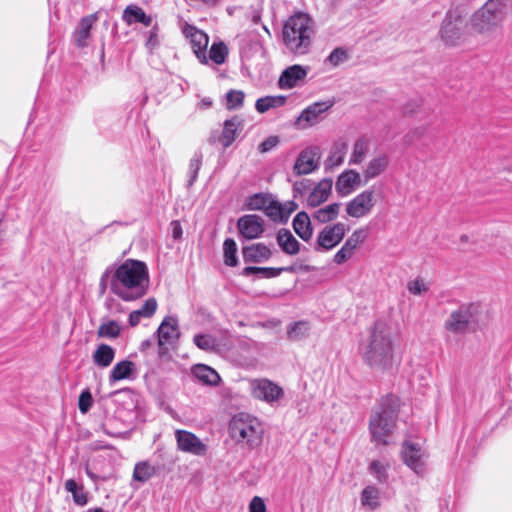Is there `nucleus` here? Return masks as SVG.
Wrapping results in <instances>:
<instances>
[{
    "label": "nucleus",
    "instance_id": "1",
    "mask_svg": "<svg viewBox=\"0 0 512 512\" xmlns=\"http://www.w3.org/2000/svg\"><path fill=\"white\" fill-rule=\"evenodd\" d=\"M149 287V272L146 263L127 259L113 266L110 290L123 301H135L146 295Z\"/></svg>",
    "mask_w": 512,
    "mask_h": 512
},
{
    "label": "nucleus",
    "instance_id": "2",
    "mask_svg": "<svg viewBox=\"0 0 512 512\" xmlns=\"http://www.w3.org/2000/svg\"><path fill=\"white\" fill-rule=\"evenodd\" d=\"M363 361L373 369L386 370L393 360V340L390 326L376 321L360 345Z\"/></svg>",
    "mask_w": 512,
    "mask_h": 512
},
{
    "label": "nucleus",
    "instance_id": "3",
    "mask_svg": "<svg viewBox=\"0 0 512 512\" xmlns=\"http://www.w3.org/2000/svg\"><path fill=\"white\" fill-rule=\"evenodd\" d=\"M313 21L308 14L295 13L284 23L282 36L286 48L295 55H304L309 51L313 36Z\"/></svg>",
    "mask_w": 512,
    "mask_h": 512
},
{
    "label": "nucleus",
    "instance_id": "4",
    "mask_svg": "<svg viewBox=\"0 0 512 512\" xmlns=\"http://www.w3.org/2000/svg\"><path fill=\"white\" fill-rule=\"evenodd\" d=\"M400 408V399L395 395L382 398L380 407L373 412L369 420V430L373 441L388 444L387 437L396 426Z\"/></svg>",
    "mask_w": 512,
    "mask_h": 512
},
{
    "label": "nucleus",
    "instance_id": "5",
    "mask_svg": "<svg viewBox=\"0 0 512 512\" xmlns=\"http://www.w3.org/2000/svg\"><path fill=\"white\" fill-rule=\"evenodd\" d=\"M505 0H488L471 17L472 29L479 34H489L500 26L506 16Z\"/></svg>",
    "mask_w": 512,
    "mask_h": 512
},
{
    "label": "nucleus",
    "instance_id": "6",
    "mask_svg": "<svg viewBox=\"0 0 512 512\" xmlns=\"http://www.w3.org/2000/svg\"><path fill=\"white\" fill-rule=\"evenodd\" d=\"M230 435L236 442L249 448L258 447L262 442L263 430L256 418L248 414L235 415L229 425Z\"/></svg>",
    "mask_w": 512,
    "mask_h": 512
},
{
    "label": "nucleus",
    "instance_id": "7",
    "mask_svg": "<svg viewBox=\"0 0 512 512\" xmlns=\"http://www.w3.org/2000/svg\"><path fill=\"white\" fill-rule=\"evenodd\" d=\"M464 16L459 9L449 10L442 22L440 37L446 45L455 46L463 35Z\"/></svg>",
    "mask_w": 512,
    "mask_h": 512
},
{
    "label": "nucleus",
    "instance_id": "8",
    "mask_svg": "<svg viewBox=\"0 0 512 512\" xmlns=\"http://www.w3.org/2000/svg\"><path fill=\"white\" fill-rule=\"evenodd\" d=\"M347 227L342 222L326 225L318 234L315 251H329L335 248L344 239Z\"/></svg>",
    "mask_w": 512,
    "mask_h": 512
},
{
    "label": "nucleus",
    "instance_id": "9",
    "mask_svg": "<svg viewBox=\"0 0 512 512\" xmlns=\"http://www.w3.org/2000/svg\"><path fill=\"white\" fill-rule=\"evenodd\" d=\"M175 440L177 449L180 452L201 457L205 456L208 451V446L190 431L177 429L175 431Z\"/></svg>",
    "mask_w": 512,
    "mask_h": 512
},
{
    "label": "nucleus",
    "instance_id": "10",
    "mask_svg": "<svg viewBox=\"0 0 512 512\" xmlns=\"http://www.w3.org/2000/svg\"><path fill=\"white\" fill-rule=\"evenodd\" d=\"M251 394L254 398L272 403L283 397V389L268 379H254L250 382Z\"/></svg>",
    "mask_w": 512,
    "mask_h": 512
},
{
    "label": "nucleus",
    "instance_id": "11",
    "mask_svg": "<svg viewBox=\"0 0 512 512\" xmlns=\"http://www.w3.org/2000/svg\"><path fill=\"white\" fill-rule=\"evenodd\" d=\"M375 206V195L372 189H367L355 196L346 204V213L353 218H362L371 213Z\"/></svg>",
    "mask_w": 512,
    "mask_h": 512
},
{
    "label": "nucleus",
    "instance_id": "12",
    "mask_svg": "<svg viewBox=\"0 0 512 512\" xmlns=\"http://www.w3.org/2000/svg\"><path fill=\"white\" fill-rule=\"evenodd\" d=\"M239 234L246 240L258 239L265 231V222L256 214H246L237 220Z\"/></svg>",
    "mask_w": 512,
    "mask_h": 512
},
{
    "label": "nucleus",
    "instance_id": "13",
    "mask_svg": "<svg viewBox=\"0 0 512 512\" xmlns=\"http://www.w3.org/2000/svg\"><path fill=\"white\" fill-rule=\"evenodd\" d=\"M368 235L367 229H356L345 241L344 245L334 255L333 261L337 265H341L349 260L357 250V248L366 240Z\"/></svg>",
    "mask_w": 512,
    "mask_h": 512
},
{
    "label": "nucleus",
    "instance_id": "14",
    "mask_svg": "<svg viewBox=\"0 0 512 512\" xmlns=\"http://www.w3.org/2000/svg\"><path fill=\"white\" fill-rule=\"evenodd\" d=\"M183 34L190 40L192 50L198 60L203 64H207L208 59L206 56V49L209 41L207 34L189 24L184 26Z\"/></svg>",
    "mask_w": 512,
    "mask_h": 512
},
{
    "label": "nucleus",
    "instance_id": "15",
    "mask_svg": "<svg viewBox=\"0 0 512 512\" xmlns=\"http://www.w3.org/2000/svg\"><path fill=\"white\" fill-rule=\"evenodd\" d=\"M473 320L472 313L468 306H461L454 310L445 321V328L455 334H463L469 330Z\"/></svg>",
    "mask_w": 512,
    "mask_h": 512
},
{
    "label": "nucleus",
    "instance_id": "16",
    "mask_svg": "<svg viewBox=\"0 0 512 512\" xmlns=\"http://www.w3.org/2000/svg\"><path fill=\"white\" fill-rule=\"evenodd\" d=\"M158 345L172 344L180 337L178 318L166 316L157 329Z\"/></svg>",
    "mask_w": 512,
    "mask_h": 512
},
{
    "label": "nucleus",
    "instance_id": "17",
    "mask_svg": "<svg viewBox=\"0 0 512 512\" xmlns=\"http://www.w3.org/2000/svg\"><path fill=\"white\" fill-rule=\"evenodd\" d=\"M319 155L313 149H305L298 155L293 166V172L297 176L307 175L315 171L318 166Z\"/></svg>",
    "mask_w": 512,
    "mask_h": 512
},
{
    "label": "nucleus",
    "instance_id": "18",
    "mask_svg": "<svg viewBox=\"0 0 512 512\" xmlns=\"http://www.w3.org/2000/svg\"><path fill=\"white\" fill-rule=\"evenodd\" d=\"M309 68L295 64L287 67L281 73L278 85L281 89H292L296 87L300 81H303L307 76Z\"/></svg>",
    "mask_w": 512,
    "mask_h": 512
},
{
    "label": "nucleus",
    "instance_id": "19",
    "mask_svg": "<svg viewBox=\"0 0 512 512\" xmlns=\"http://www.w3.org/2000/svg\"><path fill=\"white\" fill-rule=\"evenodd\" d=\"M402 459L416 474L423 475L425 472L421 449L417 444L405 442L402 449Z\"/></svg>",
    "mask_w": 512,
    "mask_h": 512
},
{
    "label": "nucleus",
    "instance_id": "20",
    "mask_svg": "<svg viewBox=\"0 0 512 512\" xmlns=\"http://www.w3.org/2000/svg\"><path fill=\"white\" fill-rule=\"evenodd\" d=\"M271 249L264 243H253L242 247V257L245 263H263L272 256Z\"/></svg>",
    "mask_w": 512,
    "mask_h": 512
},
{
    "label": "nucleus",
    "instance_id": "21",
    "mask_svg": "<svg viewBox=\"0 0 512 512\" xmlns=\"http://www.w3.org/2000/svg\"><path fill=\"white\" fill-rule=\"evenodd\" d=\"M361 181L360 174L355 170L341 173L336 181V191L340 196L349 195Z\"/></svg>",
    "mask_w": 512,
    "mask_h": 512
},
{
    "label": "nucleus",
    "instance_id": "22",
    "mask_svg": "<svg viewBox=\"0 0 512 512\" xmlns=\"http://www.w3.org/2000/svg\"><path fill=\"white\" fill-rule=\"evenodd\" d=\"M97 19V14H90L81 18L73 33L74 41L78 47L87 46V39L90 37V31Z\"/></svg>",
    "mask_w": 512,
    "mask_h": 512
},
{
    "label": "nucleus",
    "instance_id": "23",
    "mask_svg": "<svg viewBox=\"0 0 512 512\" xmlns=\"http://www.w3.org/2000/svg\"><path fill=\"white\" fill-rule=\"evenodd\" d=\"M242 127L243 121L238 116H234L224 122L220 138L224 148H228L235 141Z\"/></svg>",
    "mask_w": 512,
    "mask_h": 512
},
{
    "label": "nucleus",
    "instance_id": "24",
    "mask_svg": "<svg viewBox=\"0 0 512 512\" xmlns=\"http://www.w3.org/2000/svg\"><path fill=\"white\" fill-rule=\"evenodd\" d=\"M136 373L135 364L130 360H122L114 365L109 373V383L112 385L124 379L134 378Z\"/></svg>",
    "mask_w": 512,
    "mask_h": 512
},
{
    "label": "nucleus",
    "instance_id": "25",
    "mask_svg": "<svg viewBox=\"0 0 512 512\" xmlns=\"http://www.w3.org/2000/svg\"><path fill=\"white\" fill-rule=\"evenodd\" d=\"M276 241L281 250L287 255H296L300 251L301 244L286 228H281L277 232Z\"/></svg>",
    "mask_w": 512,
    "mask_h": 512
},
{
    "label": "nucleus",
    "instance_id": "26",
    "mask_svg": "<svg viewBox=\"0 0 512 512\" xmlns=\"http://www.w3.org/2000/svg\"><path fill=\"white\" fill-rule=\"evenodd\" d=\"M122 20L127 25L141 23L144 26L149 27L152 24V17L150 15H147L141 7L135 4L128 5L124 9L122 14Z\"/></svg>",
    "mask_w": 512,
    "mask_h": 512
},
{
    "label": "nucleus",
    "instance_id": "27",
    "mask_svg": "<svg viewBox=\"0 0 512 512\" xmlns=\"http://www.w3.org/2000/svg\"><path fill=\"white\" fill-rule=\"evenodd\" d=\"M296 269L294 266L287 267H257V266H247L242 270V275L248 277L252 274H256L261 278H275L278 277L282 272H295Z\"/></svg>",
    "mask_w": 512,
    "mask_h": 512
},
{
    "label": "nucleus",
    "instance_id": "28",
    "mask_svg": "<svg viewBox=\"0 0 512 512\" xmlns=\"http://www.w3.org/2000/svg\"><path fill=\"white\" fill-rule=\"evenodd\" d=\"M332 189V179L321 180L310 192L307 202L312 207H317L325 202Z\"/></svg>",
    "mask_w": 512,
    "mask_h": 512
},
{
    "label": "nucleus",
    "instance_id": "29",
    "mask_svg": "<svg viewBox=\"0 0 512 512\" xmlns=\"http://www.w3.org/2000/svg\"><path fill=\"white\" fill-rule=\"evenodd\" d=\"M292 226L295 233L305 242H308L313 235V228L309 215L301 211L296 214L292 221Z\"/></svg>",
    "mask_w": 512,
    "mask_h": 512
},
{
    "label": "nucleus",
    "instance_id": "30",
    "mask_svg": "<svg viewBox=\"0 0 512 512\" xmlns=\"http://www.w3.org/2000/svg\"><path fill=\"white\" fill-rule=\"evenodd\" d=\"M333 102H316L305 108L300 116L297 118L298 122L305 121L308 125H313L317 122L318 117L332 107Z\"/></svg>",
    "mask_w": 512,
    "mask_h": 512
},
{
    "label": "nucleus",
    "instance_id": "31",
    "mask_svg": "<svg viewBox=\"0 0 512 512\" xmlns=\"http://www.w3.org/2000/svg\"><path fill=\"white\" fill-rule=\"evenodd\" d=\"M115 357V349L108 344H100L92 355L93 362L100 368L110 366Z\"/></svg>",
    "mask_w": 512,
    "mask_h": 512
},
{
    "label": "nucleus",
    "instance_id": "32",
    "mask_svg": "<svg viewBox=\"0 0 512 512\" xmlns=\"http://www.w3.org/2000/svg\"><path fill=\"white\" fill-rule=\"evenodd\" d=\"M192 373L203 384L210 386L218 385L221 380L219 374L214 369L204 364L195 365L192 368Z\"/></svg>",
    "mask_w": 512,
    "mask_h": 512
},
{
    "label": "nucleus",
    "instance_id": "33",
    "mask_svg": "<svg viewBox=\"0 0 512 512\" xmlns=\"http://www.w3.org/2000/svg\"><path fill=\"white\" fill-rule=\"evenodd\" d=\"M156 309H157L156 299L155 298L147 299L140 309L134 310L130 313L129 319H128L130 326H132V327L137 326L140 323L142 317L150 318L156 312Z\"/></svg>",
    "mask_w": 512,
    "mask_h": 512
},
{
    "label": "nucleus",
    "instance_id": "34",
    "mask_svg": "<svg viewBox=\"0 0 512 512\" xmlns=\"http://www.w3.org/2000/svg\"><path fill=\"white\" fill-rule=\"evenodd\" d=\"M287 97L283 95L265 96L257 99L255 109L263 114L270 109L278 108L285 105Z\"/></svg>",
    "mask_w": 512,
    "mask_h": 512
},
{
    "label": "nucleus",
    "instance_id": "35",
    "mask_svg": "<svg viewBox=\"0 0 512 512\" xmlns=\"http://www.w3.org/2000/svg\"><path fill=\"white\" fill-rule=\"evenodd\" d=\"M389 158L387 155H379L371 159L364 171L366 179H373L380 175L388 166Z\"/></svg>",
    "mask_w": 512,
    "mask_h": 512
},
{
    "label": "nucleus",
    "instance_id": "36",
    "mask_svg": "<svg viewBox=\"0 0 512 512\" xmlns=\"http://www.w3.org/2000/svg\"><path fill=\"white\" fill-rule=\"evenodd\" d=\"M346 152H347V144L345 142L336 143L333 146V148L325 162L326 168L333 169L334 167L340 166L344 161Z\"/></svg>",
    "mask_w": 512,
    "mask_h": 512
},
{
    "label": "nucleus",
    "instance_id": "37",
    "mask_svg": "<svg viewBox=\"0 0 512 512\" xmlns=\"http://www.w3.org/2000/svg\"><path fill=\"white\" fill-rule=\"evenodd\" d=\"M340 203H332L323 208L316 210L313 218L319 223H328L335 220L339 215Z\"/></svg>",
    "mask_w": 512,
    "mask_h": 512
},
{
    "label": "nucleus",
    "instance_id": "38",
    "mask_svg": "<svg viewBox=\"0 0 512 512\" xmlns=\"http://www.w3.org/2000/svg\"><path fill=\"white\" fill-rule=\"evenodd\" d=\"M310 326L306 321H297L287 327V338L291 341H300L309 336Z\"/></svg>",
    "mask_w": 512,
    "mask_h": 512
},
{
    "label": "nucleus",
    "instance_id": "39",
    "mask_svg": "<svg viewBox=\"0 0 512 512\" xmlns=\"http://www.w3.org/2000/svg\"><path fill=\"white\" fill-rule=\"evenodd\" d=\"M156 473V469L148 461L138 462L133 471V480L144 483L151 479Z\"/></svg>",
    "mask_w": 512,
    "mask_h": 512
},
{
    "label": "nucleus",
    "instance_id": "40",
    "mask_svg": "<svg viewBox=\"0 0 512 512\" xmlns=\"http://www.w3.org/2000/svg\"><path fill=\"white\" fill-rule=\"evenodd\" d=\"M379 489L373 485L366 486L361 493V504L370 509H375L380 505Z\"/></svg>",
    "mask_w": 512,
    "mask_h": 512
},
{
    "label": "nucleus",
    "instance_id": "41",
    "mask_svg": "<svg viewBox=\"0 0 512 512\" xmlns=\"http://www.w3.org/2000/svg\"><path fill=\"white\" fill-rule=\"evenodd\" d=\"M65 489L72 494L73 500L77 505L84 506L87 504V493L84 491L83 486H78L74 479H68L65 482Z\"/></svg>",
    "mask_w": 512,
    "mask_h": 512
},
{
    "label": "nucleus",
    "instance_id": "42",
    "mask_svg": "<svg viewBox=\"0 0 512 512\" xmlns=\"http://www.w3.org/2000/svg\"><path fill=\"white\" fill-rule=\"evenodd\" d=\"M121 333V327L115 320H108L101 323L98 328L97 335L99 338H117Z\"/></svg>",
    "mask_w": 512,
    "mask_h": 512
},
{
    "label": "nucleus",
    "instance_id": "43",
    "mask_svg": "<svg viewBox=\"0 0 512 512\" xmlns=\"http://www.w3.org/2000/svg\"><path fill=\"white\" fill-rule=\"evenodd\" d=\"M224 263L227 266L235 267L238 264L237 245L234 239L227 238L223 243Z\"/></svg>",
    "mask_w": 512,
    "mask_h": 512
},
{
    "label": "nucleus",
    "instance_id": "44",
    "mask_svg": "<svg viewBox=\"0 0 512 512\" xmlns=\"http://www.w3.org/2000/svg\"><path fill=\"white\" fill-rule=\"evenodd\" d=\"M368 148V141L365 138L356 140L350 157V164L361 163L368 152Z\"/></svg>",
    "mask_w": 512,
    "mask_h": 512
},
{
    "label": "nucleus",
    "instance_id": "45",
    "mask_svg": "<svg viewBox=\"0 0 512 512\" xmlns=\"http://www.w3.org/2000/svg\"><path fill=\"white\" fill-rule=\"evenodd\" d=\"M228 55V48L223 42H214L209 50V58L215 63V64H223L226 60V57Z\"/></svg>",
    "mask_w": 512,
    "mask_h": 512
},
{
    "label": "nucleus",
    "instance_id": "46",
    "mask_svg": "<svg viewBox=\"0 0 512 512\" xmlns=\"http://www.w3.org/2000/svg\"><path fill=\"white\" fill-rule=\"evenodd\" d=\"M270 198L264 193H256L246 200V208L251 211L263 210L265 211L266 206Z\"/></svg>",
    "mask_w": 512,
    "mask_h": 512
},
{
    "label": "nucleus",
    "instance_id": "47",
    "mask_svg": "<svg viewBox=\"0 0 512 512\" xmlns=\"http://www.w3.org/2000/svg\"><path fill=\"white\" fill-rule=\"evenodd\" d=\"M387 468L388 466L383 464L382 462L378 460H373L370 463L368 470L370 474L373 475L379 483H386L388 480Z\"/></svg>",
    "mask_w": 512,
    "mask_h": 512
},
{
    "label": "nucleus",
    "instance_id": "48",
    "mask_svg": "<svg viewBox=\"0 0 512 512\" xmlns=\"http://www.w3.org/2000/svg\"><path fill=\"white\" fill-rule=\"evenodd\" d=\"M245 94L241 90H230L226 94V107L229 110H234L242 107Z\"/></svg>",
    "mask_w": 512,
    "mask_h": 512
},
{
    "label": "nucleus",
    "instance_id": "49",
    "mask_svg": "<svg viewBox=\"0 0 512 512\" xmlns=\"http://www.w3.org/2000/svg\"><path fill=\"white\" fill-rule=\"evenodd\" d=\"M281 209H282L281 203L279 201L270 199L266 206L264 213L272 221L278 222V223H283V216H282Z\"/></svg>",
    "mask_w": 512,
    "mask_h": 512
},
{
    "label": "nucleus",
    "instance_id": "50",
    "mask_svg": "<svg viewBox=\"0 0 512 512\" xmlns=\"http://www.w3.org/2000/svg\"><path fill=\"white\" fill-rule=\"evenodd\" d=\"M194 344L201 350L212 351L216 347V340L208 334H197L193 338Z\"/></svg>",
    "mask_w": 512,
    "mask_h": 512
},
{
    "label": "nucleus",
    "instance_id": "51",
    "mask_svg": "<svg viewBox=\"0 0 512 512\" xmlns=\"http://www.w3.org/2000/svg\"><path fill=\"white\" fill-rule=\"evenodd\" d=\"M202 158H203L202 153L200 151H197L194 153L193 157L190 160V163H189V174H190L189 185H192L198 177V172L202 165Z\"/></svg>",
    "mask_w": 512,
    "mask_h": 512
},
{
    "label": "nucleus",
    "instance_id": "52",
    "mask_svg": "<svg viewBox=\"0 0 512 512\" xmlns=\"http://www.w3.org/2000/svg\"><path fill=\"white\" fill-rule=\"evenodd\" d=\"M349 58L348 52L346 49L342 47L335 48L329 56L326 58V62L330 65L336 67L343 62L347 61Z\"/></svg>",
    "mask_w": 512,
    "mask_h": 512
},
{
    "label": "nucleus",
    "instance_id": "53",
    "mask_svg": "<svg viewBox=\"0 0 512 512\" xmlns=\"http://www.w3.org/2000/svg\"><path fill=\"white\" fill-rule=\"evenodd\" d=\"M93 405V397L89 389H85L81 392L78 401V407L82 414L87 413Z\"/></svg>",
    "mask_w": 512,
    "mask_h": 512
},
{
    "label": "nucleus",
    "instance_id": "54",
    "mask_svg": "<svg viewBox=\"0 0 512 512\" xmlns=\"http://www.w3.org/2000/svg\"><path fill=\"white\" fill-rule=\"evenodd\" d=\"M279 143L280 139L278 136H269L259 144L258 150L260 153H267L276 148Z\"/></svg>",
    "mask_w": 512,
    "mask_h": 512
},
{
    "label": "nucleus",
    "instance_id": "55",
    "mask_svg": "<svg viewBox=\"0 0 512 512\" xmlns=\"http://www.w3.org/2000/svg\"><path fill=\"white\" fill-rule=\"evenodd\" d=\"M407 289L413 295H421L423 292H426L428 290V287L426 286L422 279L417 278L413 281L408 282Z\"/></svg>",
    "mask_w": 512,
    "mask_h": 512
},
{
    "label": "nucleus",
    "instance_id": "56",
    "mask_svg": "<svg viewBox=\"0 0 512 512\" xmlns=\"http://www.w3.org/2000/svg\"><path fill=\"white\" fill-rule=\"evenodd\" d=\"M113 266H109L103 272L99 282V293L104 295L108 286L110 287V280L112 279Z\"/></svg>",
    "mask_w": 512,
    "mask_h": 512
},
{
    "label": "nucleus",
    "instance_id": "57",
    "mask_svg": "<svg viewBox=\"0 0 512 512\" xmlns=\"http://www.w3.org/2000/svg\"><path fill=\"white\" fill-rule=\"evenodd\" d=\"M311 186H312V182L308 179H302L300 181L294 182L293 191H294L295 196H297V195L302 196L308 190H310Z\"/></svg>",
    "mask_w": 512,
    "mask_h": 512
},
{
    "label": "nucleus",
    "instance_id": "58",
    "mask_svg": "<svg viewBox=\"0 0 512 512\" xmlns=\"http://www.w3.org/2000/svg\"><path fill=\"white\" fill-rule=\"evenodd\" d=\"M281 208L283 223H286L290 215L298 208V205L294 201H287L283 204L281 203Z\"/></svg>",
    "mask_w": 512,
    "mask_h": 512
},
{
    "label": "nucleus",
    "instance_id": "59",
    "mask_svg": "<svg viewBox=\"0 0 512 512\" xmlns=\"http://www.w3.org/2000/svg\"><path fill=\"white\" fill-rule=\"evenodd\" d=\"M249 512H266V505L262 498L255 496L249 504Z\"/></svg>",
    "mask_w": 512,
    "mask_h": 512
},
{
    "label": "nucleus",
    "instance_id": "60",
    "mask_svg": "<svg viewBox=\"0 0 512 512\" xmlns=\"http://www.w3.org/2000/svg\"><path fill=\"white\" fill-rule=\"evenodd\" d=\"M420 106L421 101L415 100L413 102H409L403 107V112L405 114H413L420 108Z\"/></svg>",
    "mask_w": 512,
    "mask_h": 512
},
{
    "label": "nucleus",
    "instance_id": "61",
    "mask_svg": "<svg viewBox=\"0 0 512 512\" xmlns=\"http://www.w3.org/2000/svg\"><path fill=\"white\" fill-rule=\"evenodd\" d=\"M172 236L174 239H180L182 236V227L178 221H172Z\"/></svg>",
    "mask_w": 512,
    "mask_h": 512
},
{
    "label": "nucleus",
    "instance_id": "62",
    "mask_svg": "<svg viewBox=\"0 0 512 512\" xmlns=\"http://www.w3.org/2000/svg\"><path fill=\"white\" fill-rule=\"evenodd\" d=\"M157 44H158L157 31H156V28H154L153 30H151L149 32V37L147 39V45L151 46V47H154Z\"/></svg>",
    "mask_w": 512,
    "mask_h": 512
},
{
    "label": "nucleus",
    "instance_id": "63",
    "mask_svg": "<svg viewBox=\"0 0 512 512\" xmlns=\"http://www.w3.org/2000/svg\"><path fill=\"white\" fill-rule=\"evenodd\" d=\"M212 105V101L209 98H204L201 101V106L204 108H209Z\"/></svg>",
    "mask_w": 512,
    "mask_h": 512
},
{
    "label": "nucleus",
    "instance_id": "64",
    "mask_svg": "<svg viewBox=\"0 0 512 512\" xmlns=\"http://www.w3.org/2000/svg\"><path fill=\"white\" fill-rule=\"evenodd\" d=\"M86 512H104L101 507L90 508Z\"/></svg>",
    "mask_w": 512,
    "mask_h": 512
}]
</instances>
